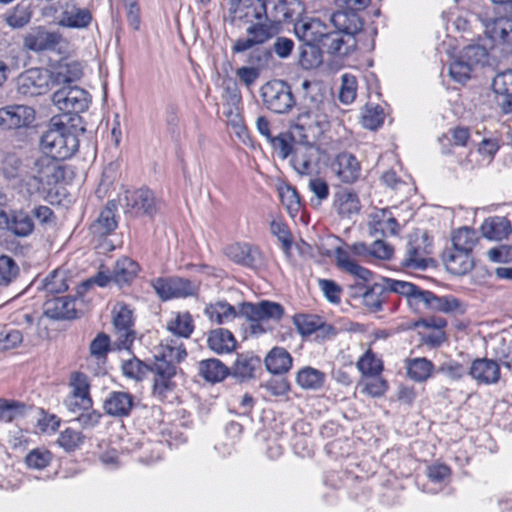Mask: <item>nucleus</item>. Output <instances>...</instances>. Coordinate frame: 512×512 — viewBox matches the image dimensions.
<instances>
[{"instance_id":"1","label":"nucleus","mask_w":512,"mask_h":512,"mask_svg":"<svg viewBox=\"0 0 512 512\" xmlns=\"http://www.w3.org/2000/svg\"><path fill=\"white\" fill-rule=\"evenodd\" d=\"M335 262L339 270L353 276L356 280L351 286L352 296L361 297L362 305L371 313L383 310L389 299L384 280L368 285L372 272L359 265L343 247L335 249Z\"/></svg>"},{"instance_id":"2","label":"nucleus","mask_w":512,"mask_h":512,"mask_svg":"<svg viewBox=\"0 0 512 512\" xmlns=\"http://www.w3.org/2000/svg\"><path fill=\"white\" fill-rule=\"evenodd\" d=\"M338 110L337 104L331 99H311L310 104L301 106L295 118V128L299 130L303 141L312 143L319 140L330 128L331 119Z\"/></svg>"},{"instance_id":"3","label":"nucleus","mask_w":512,"mask_h":512,"mask_svg":"<svg viewBox=\"0 0 512 512\" xmlns=\"http://www.w3.org/2000/svg\"><path fill=\"white\" fill-rule=\"evenodd\" d=\"M356 369L360 373L361 393L371 398H381L389 390V382L383 377L384 361L371 346H369L357 359Z\"/></svg>"},{"instance_id":"4","label":"nucleus","mask_w":512,"mask_h":512,"mask_svg":"<svg viewBox=\"0 0 512 512\" xmlns=\"http://www.w3.org/2000/svg\"><path fill=\"white\" fill-rule=\"evenodd\" d=\"M40 146L44 156L63 161L77 152L79 140L66 124L53 117L41 136Z\"/></svg>"},{"instance_id":"5","label":"nucleus","mask_w":512,"mask_h":512,"mask_svg":"<svg viewBox=\"0 0 512 512\" xmlns=\"http://www.w3.org/2000/svg\"><path fill=\"white\" fill-rule=\"evenodd\" d=\"M239 312L249 321V334L259 337L271 330L266 321L279 322L284 316L285 309L280 303L262 300L258 303H241Z\"/></svg>"},{"instance_id":"6","label":"nucleus","mask_w":512,"mask_h":512,"mask_svg":"<svg viewBox=\"0 0 512 512\" xmlns=\"http://www.w3.org/2000/svg\"><path fill=\"white\" fill-rule=\"evenodd\" d=\"M153 384L152 396L163 404L180 403L175 377L177 367L175 364L159 361L152 367Z\"/></svg>"},{"instance_id":"7","label":"nucleus","mask_w":512,"mask_h":512,"mask_svg":"<svg viewBox=\"0 0 512 512\" xmlns=\"http://www.w3.org/2000/svg\"><path fill=\"white\" fill-rule=\"evenodd\" d=\"M111 314L116 347L119 350H131L136 339L133 309L125 302H117Z\"/></svg>"},{"instance_id":"8","label":"nucleus","mask_w":512,"mask_h":512,"mask_svg":"<svg viewBox=\"0 0 512 512\" xmlns=\"http://www.w3.org/2000/svg\"><path fill=\"white\" fill-rule=\"evenodd\" d=\"M265 107L277 114L288 113L295 106L291 87L283 80H271L261 87Z\"/></svg>"},{"instance_id":"9","label":"nucleus","mask_w":512,"mask_h":512,"mask_svg":"<svg viewBox=\"0 0 512 512\" xmlns=\"http://www.w3.org/2000/svg\"><path fill=\"white\" fill-rule=\"evenodd\" d=\"M151 286L161 301L184 299L198 293V287L191 280L179 276L154 278Z\"/></svg>"},{"instance_id":"10","label":"nucleus","mask_w":512,"mask_h":512,"mask_svg":"<svg viewBox=\"0 0 512 512\" xmlns=\"http://www.w3.org/2000/svg\"><path fill=\"white\" fill-rule=\"evenodd\" d=\"M52 101L63 114H79L88 109L90 95L78 86H64L53 93Z\"/></svg>"},{"instance_id":"11","label":"nucleus","mask_w":512,"mask_h":512,"mask_svg":"<svg viewBox=\"0 0 512 512\" xmlns=\"http://www.w3.org/2000/svg\"><path fill=\"white\" fill-rule=\"evenodd\" d=\"M127 210L136 216L154 217L158 211L154 192L148 187L128 189L124 192Z\"/></svg>"},{"instance_id":"12","label":"nucleus","mask_w":512,"mask_h":512,"mask_svg":"<svg viewBox=\"0 0 512 512\" xmlns=\"http://www.w3.org/2000/svg\"><path fill=\"white\" fill-rule=\"evenodd\" d=\"M34 169L47 193L65 181L66 166L60 160L43 155L35 161Z\"/></svg>"},{"instance_id":"13","label":"nucleus","mask_w":512,"mask_h":512,"mask_svg":"<svg viewBox=\"0 0 512 512\" xmlns=\"http://www.w3.org/2000/svg\"><path fill=\"white\" fill-rule=\"evenodd\" d=\"M418 328H424L425 331L420 333L421 343L431 349L441 347L448 341V335L445 331L447 321L440 316H429L421 318L415 322Z\"/></svg>"},{"instance_id":"14","label":"nucleus","mask_w":512,"mask_h":512,"mask_svg":"<svg viewBox=\"0 0 512 512\" xmlns=\"http://www.w3.org/2000/svg\"><path fill=\"white\" fill-rule=\"evenodd\" d=\"M60 17L57 24L65 28L85 29L90 26L93 16L88 8L80 7L75 0L60 4Z\"/></svg>"},{"instance_id":"15","label":"nucleus","mask_w":512,"mask_h":512,"mask_svg":"<svg viewBox=\"0 0 512 512\" xmlns=\"http://www.w3.org/2000/svg\"><path fill=\"white\" fill-rule=\"evenodd\" d=\"M35 120V110L27 105H8L0 108V128L20 129L29 127Z\"/></svg>"},{"instance_id":"16","label":"nucleus","mask_w":512,"mask_h":512,"mask_svg":"<svg viewBox=\"0 0 512 512\" xmlns=\"http://www.w3.org/2000/svg\"><path fill=\"white\" fill-rule=\"evenodd\" d=\"M63 42V36L58 31H48L44 27L32 29L24 36L23 45L33 52L55 51Z\"/></svg>"},{"instance_id":"17","label":"nucleus","mask_w":512,"mask_h":512,"mask_svg":"<svg viewBox=\"0 0 512 512\" xmlns=\"http://www.w3.org/2000/svg\"><path fill=\"white\" fill-rule=\"evenodd\" d=\"M246 32L247 37L238 38L232 45V53H242L252 49L254 46L262 45L275 34L272 25L262 21L251 23Z\"/></svg>"},{"instance_id":"18","label":"nucleus","mask_w":512,"mask_h":512,"mask_svg":"<svg viewBox=\"0 0 512 512\" xmlns=\"http://www.w3.org/2000/svg\"><path fill=\"white\" fill-rule=\"evenodd\" d=\"M331 171L342 184L352 185L361 176V164L353 154L342 152L332 161Z\"/></svg>"},{"instance_id":"19","label":"nucleus","mask_w":512,"mask_h":512,"mask_svg":"<svg viewBox=\"0 0 512 512\" xmlns=\"http://www.w3.org/2000/svg\"><path fill=\"white\" fill-rule=\"evenodd\" d=\"M468 374L478 385H493L501 378V368L496 360L479 357L472 360Z\"/></svg>"},{"instance_id":"20","label":"nucleus","mask_w":512,"mask_h":512,"mask_svg":"<svg viewBox=\"0 0 512 512\" xmlns=\"http://www.w3.org/2000/svg\"><path fill=\"white\" fill-rule=\"evenodd\" d=\"M18 90L26 96H38L49 90V74L41 68H31L18 78Z\"/></svg>"},{"instance_id":"21","label":"nucleus","mask_w":512,"mask_h":512,"mask_svg":"<svg viewBox=\"0 0 512 512\" xmlns=\"http://www.w3.org/2000/svg\"><path fill=\"white\" fill-rule=\"evenodd\" d=\"M230 12L246 23L268 20V10L264 0H230Z\"/></svg>"},{"instance_id":"22","label":"nucleus","mask_w":512,"mask_h":512,"mask_svg":"<svg viewBox=\"0 0 512 512\" xmlns=\"http://www.w3.org/2000/svg\"><path fill=\"white\" fill-rule=\"evenodd\" d=\"M225 256L233 263L255 269L261 260V251L253 244L234 242L224 248Z\"/></svg>"},{"instance_id":"23","label":"nucleus","mask_w":512,"mask_h":512,"mask_svg":"<svg viewBox=\"0 0 512 512\" xmlns=\"http://www.w3.org/2000/svg\"><path fill=\"white\" fill-rule=\"evenodd\" d=\"M332 207L339 218L350 219L359 214L362 205L357 191L340 186L333 194Z\"/></svg>"},{"instance_id":"24","label":"nucleus","mask_w":512,"mask_h":512,"mask_svg":"<svg viewBox=\"0 0 512 512\" xmlns=\"http://www.w3.org/2000/svg\"><path fill=\"white\" fill-rule=\"evenodd\" d=\"M441 260L447 271L453 275L462 276L469 273L475 266V258L471 253L446 247L442 254Z\"/></svg>"},{"instance_id":"25","label":"nucleus","mask_w":512,"mask_h":512,"mask_svg":"<svg viewBox=\"0 0 512 512\" xmlns=\"http://www.w3.org/2000/svg\"><path fill=\"white\" fill-rule=\"evenodd\" d=\"M321 47L328 54L347 56L356 49L357 40L351 33L328 30Z\"/></svg>"},{"instance_id":"26","label":"nucleus","mask_w":512,"mask_h":512,"mask_svg":"<svg viewBox=\"0 0 512 512\" xmlns=\"http://www.w3.org/2000/svg\"><path fill=\"white\" fill-rule=\"evenodd\" d=\"M390 297L393 293L400 294L406 297L407 303L410 307L420 309L424 305L427 290H421L418 286L405 281L394 280L390 278H383Z\"/></svg>"},{"instance_id":"27","label":"nucleus","mask_w":512,"mask_h":512,"mask_svg":"<svg viewBox=\"0 0 512 512\" xmlns=\"http://www.w3.org/2000/svg\"><path fill=\"white\" fill-rule=\"evenodd\" d=\"M134 407V396L130 392L111 391L103 401L105 414L115 418L128 417Z\"/></svg>"},{"instance_id":"28","label":"nucleus","mask_w":512,"mask_h":512,"mask_svg":"<svg viewBox=\"0 0 512 512\" xmlns=\"http://www.w3.org/2000/svg\"><path fill=\"white\" fill-rule=\"evenodd\" d=\"M369 227L372 235L383 238L396 236L400 230L398 220L389 209H380L373 213Z\"/></svg>"},{"instance_id":"29","label":"nucleus","mask_w":512,"mask_h":512,"mask_svg":"<svg viewBox=\"0 0 512 512\" xmlns=\"http://www.w3.org/2000/svg\"><path fill=\"white\" fill-rule=\"evenodd\" d=\"M43 311L48 318L54 320L74 319L77 316L75 299L70 296H54L47 299Z\"/></svg>"},{"instance_id":"30","label":"nucleus","mask_w":512,"mask_h":512,"mask_svg":"<svg viewBox=\"0 0 512 512\" xmlns=\"http://www.w3.org/2000/svg\"><path fill=\"white\" fill-rule=\"evenodd\" d=\"M294 30L297 37L304 44H317L321 46L328 31V27L320 19L311 18L296 23Z\"/></svg>"},{"instance_id":"31","label":"nucleus","mask_w":512,"mask_h":512,"mask_svg":"<svg viewBox=\"0 0 512 512\" xmlns=\"http://www.w3.org/2000/svg\"><path fill=\"white\" fill-rule=\"evenodd\" d=\"M207 347L215 354L224 355L234 352L238 342L234 334L226 328L211 329L207 334Z\"/></svg>"},{"instance_id":"32","label":"nucleus","mask_w":512,"mask_h":512,"mask_svg":"<svg viewBox=\"0 0 512 512\" xmlns=\"http://www.w3.org/2000/svg\"><path fill=\"white\" fill-rule=\"evenodd\" d=\"M423 308H432L446 314L464 315L467 305L453 295L437 296L433 292L426 293Z\"/></svg>"},{"instance_id":"33","label":"nucleus","mask_w":512,"mask_h":512,"mask_svg":"<svg viewBox=\"0 0 512 512\" xmlns=\"http://www.w3.org/2000/svg\"><path fill=\"white\" fill-rule=\"evenodd\" d=\"M204 315L207 319L216 325H223L234 321L239 312L225 299L216 300L205 305L203 310Z\"/></svg>"},{"instance_id":"34","label":"nucleus","mask_w":512,"mask_h":512,"mask_svg":"<svg viewBox=\"0 0 512 512\" xmlns=\"http://www.w3.org/2000/svg\"><path fill=\"white\" fill-rule=\"evenodd\" d=\"M404 366L406 376L417 383L426 382L435 371L434 363L426 357L406 358Z\"/></svg>"},{"instance_id":"35","label":"nucleus","mask_w":512,"mask_h":512,"mask_svg":"<svg viewBox=\"0 0 512 512\" xmlns=\"http://www.w3.org/2000/svg\"><path fill=\"white\" fill-rule=\"evenodd\" d=\"M141 268L137 261L130 257L119 258L114 265L112 271L113 282L123 287L130 285L138 276Z\"/></svg>"},{"instance_id":"36","label":"nucleus","mask_w":512,"mask_h":512,"mask_svg":"<svg viewBox=\"0 0 512 512\" xmlns=\"http://www.w3.org/2000/svg\"><path fill=\"white\" fill-rule=\"evenodd\" d=\"M117 210L118 206L115 200L107 201L98 218L92 225L94 232L101 236H107L113 233L118 227Z\"/></svg>"},{"instance_id":"37","label":"nucleus","mask_w":512,"mask_h":512,"mask_svg":"<svg viewBox=\"0 0 512 512\" xmlns=\"http://www.w3.org/2000/svg\"><path fill=\"white\" fill-rule=\"evenodd\" d=\"M331 21L336 31L351 33V36H354L355 38L363 27V21L359 14L342 8L332 14Z\"/></svg>"},{"instance_id":"38","label":"nucleus","mask_w":512,"mask_h":512,"mask_svg":"<svg viewBox=\"0 0 512 512\" xmlns=\"http://www.w3.org/2000/svg\"><path fill=\"white\" fill-rule=\"evenodd\" d=\"M166 330L172 336L189 339L195 330L192 314L189 311L172 313L171 318L166 322Z\"/></svg>"},{"instance_id":"39","label":"nucleus","mask_w":512,"mask_h":512,"mask_svg":"<svg viewBox=\"0 0 512 512\" xmlns=\"http://www.w3.org/2000/svg\"><path fill=\"white\" fill-rule=\"evenodd\" d=\"M266 369L275 375L287 373L293 363L291 354L283 347H273L264 359Z\"/></svg>"},{"instance_id":"40","label":"nucleus","mask_w":512,"mask_h":512,"mask_svg":"<svg viewBox=\"0 0 512 512\" xmlns=\"http://www.w3.org/2000/svg\"><path fill=\"white\" fill-rule=\"evenodd\" d=\"M198 372L205 381L214 384L225 380L230 375L231 370L221 360L209 358L199 362Z\"/></svg>"},{"instance_id":"41","label":"nucleus","mask_w":512,"mask_h":512,"mask_svg":"<svg viewBox=\"0 0 512 512\" xmlns=\"http://www.w3.org/2000/svg\"><path fill=\"white\" fill-rule=\"evenodd\" d=\"M481 232L489 240L500 241L512 232V225L506 217L492 216L483 221Z\"/></svg>"},{"instance_id":"42","label":"nucleus","mask_w":512,"mask_h":512,"mask_svg":"<svg viewBox=\"0 0 512 512\" xmlns=\"http://www.w3.org/2000/svg\"><path fill=\"white\" fill-rule=\"evenodd\" d=\"M479 233L474 229L463 226L451 232V246L454 249L473 254L474 248L480 241Z\"/></svg>"},{"instance_id":"43","label":"nucleus","mask_w":512,"mask_h":512,"mask_svg":"<svg viewBox=\"0 0 512 512\" xmlns=\"http://www.w3.org/2000/svg\"><path fill=\"white\" fill-rule=\"evenodd\" d=\"M488 37L496 43L509 44L512 42V18L498 17L486 25Z\"/></svg>"},{"instance_id":"44","label":"nucleus","mask_w":512,"mask_h":512,"mask_svg":"<svg viewBox=\"0 0 512 512\" xmlns=\"http://www.w3.org/2000/svg\"><path fill=\"white\" fill-rule=\"evenodd\" d=\"M32 408V405L23 401L0 398V422L11 423L19 418H24Z\"/></svg>"},{"instance_id":"45","label":"nucleus","mask_w":512,"mask_h":512,"mask_svg":"<svg viewBox=\"0 0 512 512\" xmlns=\"http://www.w3.org/2000/svg\"><path fill=\"white\" fill-rule=\"evenodd\" d=\"M260 363L261 360L258 356L240 353L235 359L231 373L242 380L253 378L254 372L260 366Z\"/></svg>"},{"instance_id":"46","label":"nucleus","mask_w":512,"mask_h":512,"mask_svg":"<svg viewBox=\"0 0 512 512\" xmlns=\"http://www.w3.org/2000/svg\"><path fill=\"white\" fill-rule=\"evenodd\" d=\"M278 196L281 204L285 207L287 213L295 218L302 208L300 195L295 187L288 183H281L277 187Z\"/></svg>"},{"instance_id":"47","label":"nucleus","mask_w":512,"mask_h":512,"mask_svg":"<svg viewBox=\"0 0 512 512\" xmlns=\"http://www.w3.org/2000/svg\"><path fill=\"white\" fill-rule=\"evenodd\" d=\"M268 20L271 23H282L291 20L295 11L291 8L292 0H266Z\"/></svg>"},{"instance_id":"48","label":"nucleus","mask_w":512,"mask_h":512,"mask_svg":"<svg viewBox=\"0 0 512 512\" xmlns=\"http://www.w3.org/2000/svg\"><path fill=\"white\" fill-rule=\"evenodd\" d=\"M14 189L24 197H31L35 194L47 193L34 173H26L15 179L13 184Z\"/></svg>"},{"instance_id":"49","label":"nucleus","mask_w":512,"mask_h":512,"mask_svg":"<svg viewBox=\"0 0 512 512\" xmlns=\"http://www.w3.org/2000/svg\"><path fill=\"white\" fill-rule=\"evenodd\" d=\"M85 439L86 437L82 431L66 427L59 433L56 443L65 452L72 453L83 446Z\"/></svg>"},{"instance_id":"50","label":"nucleus","mask_w":512,"mask_h":512,"mask_svg":"<svg viewBox=\"0 0 512 512\" xmlns=\"http://www.w3.org/2000/svg\"><path fill=\"white\" fill-rule=\"evenodd\" d=\"M296 382L303 389L317 390L323 386L325 374L318 369L307 366L298 371Z\"/></svg>"},{"instance_id":"51","label":"nucleus","mask_w":512,"mask_h":512,"mask_svg":"<svg viewBox=\"0 0 512 512\" xmlns=\"http://www.w3.org/2000/svg\"><path fill=\"white\" fill-rule=\"evenodd\" d=\"M4 17L5 22L11 28H22L30 22L32 17V10L28 4H25L22 1L12 9L8 10Z\"/></svg>"},{"instance_id":"52","label":"nucleus","mask_w":512,"mask_h":512,"mask_svg":"<svg viewBox=\"0 0 512 512\" xmlns=\"http://www.w3.org/2000/svg\"><path fill=\"white\" fill-rule=\"evenodd\" d=\"M323 49L317 44H304L300 53L299 63L306 70L316 69L323 63Z\"/></svg>"},{"instance_id":"53","label":"nucleus","mask_w":512,"mask_h":512,"mask_svg":"<svg viewBox=\"0 0 512 512\" xmlns=\"http://www.w3.org/2000/svg\"><path fill=\"white\" fill-rule=\"evenodd\" d=\"M270 231L280 241L283 252L289 255L294 240L292 232L285 220L283 218L273 219L270 223Z\"/></svg>"},{"instance_id":"54","label":"nucleus","mask_w":512,"mask_h":512,"mask_svg":"<svg viewBox=\"0 0 512 512\" xmlns=\"http://www.w3.org/2000/svg\"><path fill=\"white\" fill-rule=\"evenodd\" d=\"M53 461V453L45 447L32 449L24 459L25 465L29 469L43 470Z\"/></svg>"},{"instance_id":"55","label":"nucleus","mask_w":512,"mask_h":512,"mask_svg":"<svg viewBox=\"0 0 512 512\" xmlns=\"http://www.w3.org/2000/svg\"><path fill=\"white\" fill-rule=\"evenodd\" d=\"M151 367L152 365L146 364L135 356L123 361L121 365L123 375L136 381H142L149 372L152 373Z\"/></svg>"},{"instance_id":"56","label":"nucleus","mask_w":512,"mask_h":512,"mask_svg":"<svg viewBox=\"0 0 512 512\" xmlns=\"http://www.w3.org/2000/svg\"><path fill=\"white\" fill-rule=\"evenodd\" d=\"M293 168L300 175H309L313 169L312 147L298 148L293 153L291 159Z\"/></svg>"},{"instance_id":"57","label":"nucleus","mask_w":512,"mask_h":512,"mask_svg":"<svg viewBox=\"0 0 512 512\" xmlns=\"http://www.w3.org/2000/svg\"><path fill=\"white\" fill-rule=\"evenodd\" d=\"M492 88L496 94L502 95L507 98L503 105H511L512 69H507L503 72L498 73L493 79Z\"/></svg>"},{"instance_id":"58","label":"nucleus","mask_w":512,"mask_h":512,"mask_svg":"<svg viewBox=\"0 0 512 512\" xmlns=\"http://www.w3.org/2000/svg\"><path fill=\"white\" fill-rule=\"evenodd\" d=\"M268 141L282 159H286L293 152L294 136L290 132H281Z\"/></svg>"},{"instance_id":"59","label":"nucleus","mask_w":512,"mask_h":512,"mask_svg":"<svg viewBox=\"0 0 512 512\" xmlns=\"http://www.w3.org/2000/svg\"><path fill=\"white\" fill-rule=\"evenodd\" d=\"M321 318V316L314 314L299 313L293 316V323L298 332L302 336L307 337L314 334Z\"/></svg>"},{"instance_id":"60","label":"nucleus","mask_w":512,"mask_h":512,"mask_svg":"<svg viewBox=\"0 0 512 512\" xmlns=\"http://www.w3.org/2000/svg\"><path fill=\"white\" fill-rule=\"evenodd\" d=\"M44 289L48 294L56 295L68 290L67 278L64 271H52L44 281Z\"/></svg>"},{"instance_id":"61","label":"nucleus","mask_w":512,"mask_h":512,"mask_svg":"<svg viewBox=\"0 0 512 512\" xmlns=\"http://www.w3.org/2000/svg\"><path fill=\"white\" fill-rule=\"evenodd\" d=\"M70 394L91 395V381L87 374L81 371H73L69 375Z\"/></svg>"},{"instance_id":"62","label":"nucleus","mask_w":512,"mask_h":512,"mask_svg":"<svg viewBox=\"0 0 512 512\" xmlns=\"http://www.w3.org/2000/svg\"><path fill=\"white\" fill-rule=\"evenodd\" d=\"M10 229L18 236H27L34 229L32 218L23 211H17L12 215Z\"/></svg>"},{"instance_id":"63","label":"nucleus","mask_w":512,"mask_h":512,"mask_svg":"<svg viewBox=\"0 0 512 512\" xmlns=\"http://www.w3.org/2000/svg\"><path fill=\"white\" fill-rule=\"evenodd\" d=\"M186 357L185 345L171 346L162 341L160 344V358H157L156 362L166 361L175 364L182 362Z\"/></svg>"},{"instance_id":"64","label":"nucleus","mask_w":512,"mask_h":512,"mask_svg":"<svg viewBox=\"0 0 512 512\" xmlns=\"http://www.w3.org/2000/svg\"><path fill=\"white\" fill-rule=\"evenodd\" d=\"M19 274L17 263L7 255L0 256V286H8Z\"/></svg>"}]
</instances>
